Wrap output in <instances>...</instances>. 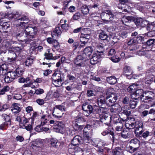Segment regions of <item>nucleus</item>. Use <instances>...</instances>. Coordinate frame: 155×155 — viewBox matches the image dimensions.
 <instances>
[{"label":"nucleus","mask_w":155,"mask_h":155,"mask_svg":"<svg viewBox=\"0 0 155 155\" xmlns=\"http://www.w3.org/2000/svg\"><path fill=\"white\" fill-rule=\"evenodd\" d=\"M37 28L35 27H28L25 30V33L21 32L16 35L18 41L25 44L29 43L35 40V35L36 34Z\"/></svg>","instance_id":"1"},{"label":"nucleus","mask_w":155,"mask_h":155,"mask_svg":"<svg viewBox=\"0 0 155 155\" xmlns=\"http://www.w3.org/2000/svg\"><path fill=\"white\" fill-rule=\"evenodd\" d=\"M143 91L141 89H139L136 90L133 93V95H134L136 97H139L140 96H141V101L144 102H147L149 101L152 100V97L149 96V95H152L153 94V93L150 91H146V96L143 95Z\"/></svg>","instance_id":"2"},{"label":"nucleus","mask_w":155,"mask_h":155,"mask_svg":"<svg viewBox=\"0 0 155 155\" xmlns=\"http://www.w3.org/2000/svg\"><path fill=\"white\" fill-rule=\"evenodd\" d=\"M53 84L56 87H60L62 85L63 81L64 80V77L61 75L60 71H54L51 77Z\"/></svg>","instance_id":"3"},{"label":"nucleus","mask_w":155,"mask_h":155,"mask_svg":"<svg viewBox=\"0 0 155 155\" xmlns=\"http://www.w3.org/2000/svg\"><path fill=\"white\" fill-rule=\"evenodd\" d=\"M100 16L104 21L109 22L113 20L115 17V15L110 10H106L102 12Z\"/></svg>","instance_id":"4"},{"label":"nucleus","mask_w":155,"mask_h":155,"mask_svg":"<svg viewBox=\"0 0 155 155\" xmlns=\"http://www.w3.org/2000/svg\"><path fill=\"white\" fill-rule=\"evenodd\" d=\"M134 133L137 137L141 136V134L144 131L143 123L140 121H136L135 122Z\"/></svg>","instance_id":"5"},{"label":"nucleus","mask_w":155,"mask_h":155,"mask_svg":"<svg viewBox=\"0 0 155 155\" xmlns=\"http://www.w3.org/2000/svg\"><path fill=\"white\" fill-rule=\"evenodd\" d=\"M5 82L9 83L16 78V74L14 71L6 72V73L5 75V76L3 78Z\"/></svg>","instance_id":"6"},{"label":"nucleus","mask_w":155,"mask_h":155,"mask_svg":"<svg viewBox=\"0 0 155 155\" xmlns=\"http://www.w3.org/2000/svg\"><path fill=\"white\" fill-rule=\"evenodd\" d=\"M64 125L61 121H56L53 125V128L55 131L63 134L64 131Z\"/></svg>","instance_id":"7"},{"label":"nucleus","mask_w":155,"mask_h":155,"mask_svg":"<svg viewBox=\"0 0 155 155\" xmlns=\"http://www.w3.org/2000/svg\"><path fill=\"white\" fill-rule=\"evenodd\" d=\"M82 108V110L84 111L83 113L86 116H89L93 112L92 106L86 103L83 104Z\"/></svg>","instance_id":"8"},{"label":"nucleus","mask_w":155,"mask_h":155,"mask_svg":"<svg viewBox=\"0 0 155 155\" xmlns=\"http://www.w3.org/2000/svg\"><path fill=\"white\" fill-rule=\"evenodd\" d=\"M85 57L82 55H78L74 59V62L76 67H81L84 66V60Z\"/></svg>","instance_id":"9"},{"label":"nucleus","mask_w":155,"mask_h":155,"mask_svg":"<svg viewBox=\"0 0 155 155\" xmlns=\"http://www.w3.org/2000/svg\"><path fill=\"white\" fill-rule=\"evenodd\" d=\"M134 21L137 26L143 27L147 25V21L142 18H137L134 19Z\"/></svg>","instance_id":"10"},{"label":"nucleus","mask_w":155,"mask_h":155,"mask_svg":"<svg viewBox=\"0 0 155 155\" xmlns=\"http://www.w3.org/2000/svg\"><path fill=\"white\" fill-rule=\"evenodd\" d=\"M101 54H100L99 51H97V53L94 54L92 58L90 59V62L92 64H94L98 62L101 58L100 55Z\"/></svg>","instance_id":"11"},{"label":"nucleus","mask_w":155,"mask_h":155,"mask_svg":"<svg viewBox=\"0 0 155 155\" xmlns=\"http://www.w3.org/2000/svg\"><path fill=\"white\" fill-rule=\"evenodd\" d=\"M83 143L82 138L79 135H77L72 140L71 146H72V145L74 146L79 144H81Z\"/></svg>","instance_id":"12"},{"label":"nucleus","mask_w":155,"mask_h":155,"mask_svg":"<svg viewBox=\"0 0 155 155\" xmlns=\"http://www.w3.org/2000/svg\"><path fill=\"white\" fill-rule=\"evenodd\" d=\"M8 71V65L6 64H0V77L3 78Z\"/></svg>","instance_id":"13"},{"label":"nucleus","mask_w":155,"mask_h":155,"mask_svg":"<svg viewBox=\"0 0 155 155\" xmlns=\"http://www.w3.org/2000/svg\"><path fill=\"white\" fill-rule=\"evenodd\" d=\"M101 142H99L97 144H92L93 146L96 147V150L97 153L100 154L103 153L104 151V146L103 144H101Z\"/></svg>","instance_id":"14"},{"label":"nucleus","mask_w":155,"mask_h":155,"mask_svg":"<svg viewBox=\"0 0 155 155\" xmlns=\"http://www.w3.org/2000/svg\"><path fill=\"white\" fill-rule=\"evenodd\" d=\"M155 39H150L148 40L146 42L145 45H143V48L145 49V50H150V48L152 45L153 44Z\"/></svg>","instance_id":"15"},{"label":"nucleus","mask_w":155,"mask_h":155,"mask_svg":"<svg viewBox=\"0 0 155 155\" xmlns=\"http://www.w3.org/2000/svg\"><path fill=\"white\" fill-rule=\"evenodd\" d=\"M124 75L128 77V78H131V75L132 74L133 71L130 66H126L124 67Z\"/></svg>","instance_id":"16"},{"label":"nucleus","mask_w":155,"mask_h":155,"mask_svg":"<svg viewBox=\"0 0 155 155\" xmlns=\"http://www.w3.org/2000/svg\"><path fill=\"white\" fill-rule=\"evenodd\" d=\"M110 118L111 117L108 116L107 113L102 115V118H101V121L102 122H104L105 124H106L107 126H108L111 121Z\"/></svg>","instance_id":"17"},{"label":"nucleus","mask_w":155,"mask_h":155,"mask_svg":"<svg viewBox=\"0 0 155 155\" xmlns=\"http://www.w3.org/2000/svg\"><path fill=\"white\" fill-rule=\"evenodd\" d=\"M19 106V104L18 103H14L12 104L11 107V110L13 113L17 114L21 111V109Z\"/></svg>","instance_id":"18"},{"label":"nucleus","mask_w":155,"mask_h":155,"mask_svg":"<svg viewBox=\"0 0 155 155\" xmlns=\"http://www.w3.org/2000/svg\"><path fill=\"white\" fill-rule=\"evenodd\" d=\"M63 113L59 110L58 109L54 107L52 112V115L53 117L57 118H60L62 117Z\"/></svg>","instance_id":"19"},{"label":"nucleus","mask_w":155,"mask_h":155,"mask_svg":"<svg viewBox=\"0 0 155 155\" xmlns=\"http://www.w3.org/2000/svg\"><path fill=\"white\" fill-rule=\"evenodd\" d=\"M10 27L9 22H4L0 23V29L4 32H6L8 31V29Z\"/></svg>","instance_id":"20"},{"label":"nucleus","mask_w":155,"mask_h":155,"mask_svg":"<svg viewBox=\"0 0 155 155\" xmlns=\"http://www.w3.org/2000/svg\"><path fill=\"white\" fill-rule=\"evenodd\" d=\"M107 108L103 106L99 107L96 110V113L100 115H103L107 113Z\"/></svg>","instance_id":"21"},{"label":"nucleus","mask_w":155,"mask_h":155,"mask_svg":"<svg viewBox=\"0 0 155 155\" xmlns=\"http://www.w3.org/2000/svg\"><path fill=\"white\" fill-rule=\"evenodd\" d=\"M8 54L9 57L8 58V62H12L15 61L16 57V54L14 51H8Z\"/></svg>","instance_id":"22"},{"label":"nucleus","mask_w":155,"mask_h":155,"mask_svg":"<svg viewBox=\"0 0 155 155\" xmlns=\"http://www.w3.org/2000/svg\"><path fill=\"white\" fill-rule=\"evenodd\" d=\"M97 104L99 107L104 106L106 105V98L102 96L101 95L97 99Z\"/></svg>","instance_id":"23"},{"label":"nucleus","mask_w":155,"mask_h":155,"mask_svg":"<svg viewBox=\"0 0 155 155\" xmlns=\"http://www.w3.org/2000/svg\"><path fill=\"white\" fill-rule=\"evenodd\" d=\"M130 121L126 124V127L129 129L135 128V119L133 117H130Z\"/></svg>","instance_id":"24"},{"label":"nucleus","mask_w":155,"mask_h":155,"mask_svg":"<svg viewBox=\"0 0 155 155\" xmlns=\"http://www.w3.org/2000/svg\"><path fill=\"white\" fill-rule=\"evenodd\" d=\"M93 51L92 48L90 47H87L83 51L84 54H82L84 56H85L86 58V56L89 57L90 55H91Z\"/></svg>","instance_id":"25"},{"label":"nucleus","mask_w":155,"mask_h":155,"mask_svg":"<svg viewBox=\"0 0 155 155\" xmlns=\"http://www.w3.org/2000/svg\"><path fill=\"white\" fill-rule=\"evenodd\" d=\"M106 80L110 84H114L117 82V79L114 76L107 77Z\"/></svg>","instance_id":"26"},{"label":"nucleus","mask_w":155,"mask_h":155,"mask_svg":"<svg viewBox=\"0 0 155 155\" xmlns=\"http://www.w3.org/2000/svg\"><path fill=\"white\" fill-rule=\"evenodd\" d=\"M93 46L100 51H97L99 52L100 54H103V51L104 50V45L102 43H93Z\"/></svg>","instance_id":"27"},{"label":"nucleus","mask_w":155,"mask_h":155,"mask_svg":"<svg viewBox=\"0 0 155 155\" xmlns=\"http://www.w3.org/2000/svg\"><path fill=\"white\" fill-rule=\"evenodd\" d=\"M90 38V34H82L81 35L80 40L81 42H87Z\"/></svg>","instance_id":"28"},{"label":"nucleus","mask_w":155,"mask_h":155,"mask_svg":"<svg viewBox=\"0 0 155 155\" xmlns=\"http://www.w3.org/2000/svg\"><path fill=\"white\" fill-rule=\"evenodd\" d=\"M83 143H91V144H94V143L92 141L91 138L88 135L84 134L83 138H82Z\"/></svg>","instance_id":"29"},{"label":"nucleus","mask_w":155,"mask_h":155,"mask_svg":"<svg viewBox=\"0 0 155 155\" xmlns=\"http://www.w3.org/2000/svg\"><path fill=\"white\" fill-rule=\"evenodd\" d=\"M17 20H21V21H26V22H20V24H17V26H21V27H23L24 25V24L27 23L29 21V20L28 18L26 16H24L22 17H21L18 19Z\"/></svg>","instance_id":"30"},{"label":"nucleus","mask_w":155,"mask_h":155,"mask_svg":"<svg viewBox=\"0 0 155 155\" xmlns=\"http://www.w3.org/2000/svg\"><path fill=\"white\" fill-rule=\"evenodd\" d=\"M148 114H153V115H155V110L153 109H151L149 112H148L147 110H144L142 112V115L144 117H145ZM151 120L155 121V117L154 118L151 119Z\"/></svg>","instance_id":"31"},{"label":"nucleus","mask_w":155,"mask_h":155,"mask_svg":"<svg viewBox=\"0 0 155 155\" xmlns=\"http://www.w3.org/2000/svg\"><path fill=\"white\" fill-rule=\"evenodd\" d=\"M123 153V151L120 147H117L112 151V155H121Z\"/></svg>","instance_id":"32"},{"label":"nucleus","mask_w":155,"mask_h":155,"mask_svg":"<svg viewBox=\"0 0 155 155\" xmlns=\"http://www.w3.org/2000/svg\"><path fill=\"white\" fill-rule=\"evenodd\" d=\"M121 137L124 138H127L130 137V133L129 130L124 129L120 133Z\"/></svg>","instance_id":"33"},{"label":"nucleus","mask_w":155,"mask_h":155,"mask_svg":"<svg viewBox=\"0 0 155 155\" xmlns=\"http://www.w3.org/2000/svg\"><path fill=\"white\" fill-rule=\"evenodd\" d=\"M107 94L108 95L107 93ZM107 96V97L108 98H110L113 101V102H115L117 98V95L115 93H112L109 94Z\"/></svg>","instance_id":"34"},{"label":"nucleus","mask_w":155,"mask_h":155,"mask_svg":"<svg viewBox=\"0 0 155 155\" xmlns=\"http://www.w3.org/2000/svg\"><path fill=\"white\" fill-rule=\"evenodd\" d=\"M134 19L132 16H124L122 18V21L124 24L126 25L125 23H127L131 21L134 20Z\"/></svg>","instance_id":"35"},{"label":"nucleus","mask_w":155,"mask_h":155,"mask_svg":"<svg viewBox=\"0 0 155 155\" xmlns=\"http://www.w3.org/2000/svg\"><path fill=\"white\" fill-rule=\"evenodd\" d=\"M130 143L134 147H137V149L140 146V141L137 139L135 138L131 140Z\"/></svg>","instance_id":"36"},{"label":"nucleus","mask_w":155,"mask_h":155,"mask_svg":"<svg viewBox=\"0 0 155 155\" xmlns=\"http://www.w3.org/2000/svg\"><path fill=\"white\" fill-rule=\"evenodd\" d=\"M61 34V31L60 28L59 27H56L55 30L53 31L51 33V35L53 37H54V35L56 36L57 37H59Z\"/></svg>","instance_id":"37"},{"label":"nucleus","mask_w":155,"mask_h":155,"mask_svg":"<svg viewBox=\"0 0 155 155\" xmlns=\"http://www.w3.org/2000/svg\"><path fill=\"white\" fill-rule=\"evenodd\" d=\"M107 130H104L101 133V134L104 136H105L107 135L109 133H110V134L112 136V139L114 140V133L113 132L109 130V128L108 126V127L107 128Z\"/></svg>","instance_id":"38"},{"label":"nucleus","mask_w":155,"mask_h":155,"mask_svg":"<svg viewBox=\"0 0 155 155\" xmlns=\"http://www.w3.org/2000/svg\"><path fill=\"white\" fill-rule=\"evenodd\" d=\"M20 128L25 129L28 131H29L30 133L33 129V127L31 124H29L25 125H20Z\"/></svg>","instance_id":"39"},{"label":"nucleus","mask_w":155,"mask_h":155,"mask_svg":"<svg viewBox=\"0 0 155 155\" xmlns=\"http://www.w3.org/2000/svg\"><path fill=\"white\" fill-rule=\"evenodd\" d=\"M90 16L91 17L93 18V19L97 21L100 19V14L97 13V12H93L91 11Z\"/></svg>","instance_id":"40"},{"label":"nucleus","mask_w":155,"mask_h":155,"mask_svg":"<svg viewBox=\"0 0 155 155\" xmlns=\"http://www.w3.org/2000/svg\"><path fill=\"white\" fill-rule=\"evenodd\" d=\"M107 35L104 31L101 30L99 33V37L102 40H105L107 38Z\"/></svg>","instance_id":"41"},{"label":"nucleus","mask_w":155,"mask_h":155,"mask_svg":"<svg viewBox=\"0 0 155 155\" xmlns=\"http://www.w3.org/2000/svg\"><path fill=\"white\" fill-rule=\"evenodd\" d=\"M137 89V85L136 84H134L132 85H130L127 88V90L129 92H134Z\"/></svg>","instance_id":"42"},{"label":"nucleus","mask_w":155,"mask_h":155,"mask_svg":"<svg viewBox=\"0 0 155 155\" xmlns=\"http://www.w3.org/2000/svg\"><path fill=\"white\" fill-rule=\"evenodd\" d=\"M2 117L5 121V123H8V124H9L10 125L11 124V121L9 116L6 114H2Z\"/></svg>","instance_id":"43"},{"label":"nucleus","mask_w":155,"mask_h":155,"mask_svg":"<svg viewBox=\"0 0 155 155\" xmlns=\"http://www.w3.org/2000/svg\"><path fill=\"white\" fill-rule=\"evenodd\" d=\"M81 11L83 14L86 15L88 13L89 9L87 5H83L81 8Z\"/></svg>","instance_id":"44"},{"label":"nucleus","mask_w":155,"mask_h":155,"mask_svg":"<svg viewBox=\"0 0 155 155\" xmlns=\"http://www.w3.org/2000/svg\"><path fill=\"white\" fill-rule=\"evenodd\" d=\"M71 146H71V145H69V147L68 150V152L70 153H72L73 152L74 153L76 151V150H80V148L79 147H71Z\"/></svg>","instance_id":"45"},{"label":"nucleus","mask_w":155,"mask_h":155,"mask_svg":"<svg viewBox=\"0 0 155 155\" xmlns=\"http://www.w3.org/2000/svg\"><path fill=\"white\" fill-rule=\"evenodd\" d=\"M14 72H15V74H16V78H17L18 77L21 76L23 74V72L22 69L19 68H17L15 71Z\"/></svg>","instance_id":"46"},{"label":"nucleus","mask_w":155,"mask_h":155,"mask_svg":"<svg viewBox=\"0 0 155 155\" xmlns=\"http://www.w3.org/2000/svg\"><path fill=\"white\" fill-rule=\"evenodd\" d=\"M44 55L45 56V57L44 58V60L45 59L48 60H53L52 54L50 53V50L49 49L48 50V53H45Z\"/></svg>","instance_id":"47"},{"label":"nucleus","mask_w":155,"mask_h":155,"mask_svg":"<svg viewBox=\"0 0 155 155\" xmlns=\"http://www.w3.org/2000/svg\"><path fill=\"white\" fill-rule=\"evenodd\" d=\"M135 101L134 100H131L130 102V107L134 109L135 108L138 102L136 99H135Z\"/></svg>","instance_id":"48"},{"label":"nucleus","mask_w":155,"mask_h":155,"mask_svg":"<svg viewBox=\"0 0 155 155\" xmlns=\"http://www.w3.org/2000/svg\"><path fill=\"white\" fill-rule=\"evenodd\" d=\"M30 118H26L25 117H21V120L20 123L19 124L20 127V125H27V124L29 122V120L30 119Z\"/></svg>","instance_id":"49"},{"label":"nucleus","mask_w":155,"mask_h":155,"mask_svg":"<svg viewBox=\"0 0 155 155\" xmlns=\"http://www.w3.org/2000/svg\"><path fill=\"white\" fill-rule=\"evenodd\" d=\"M73 126L74 129L77 131H80L83 129V127L81 125H79L78 124L75 123H73Z\"/></svg>","instance_id":"50"},{"label":"nucleus","mask_w":155,"mask_h":155,"mask_svg":"<svg viewBox=\"0 0 155 155\" xmlns=\"http://www.w3.org/2000/svg\"><path fill=\"white\" fill-rule=\"evenodd\" d=\"M33 63V59L31 58H28L25 62L26 66L29 67Z\"/></svg>","instance_id":"51"},{"label":"nucleus","mask_w":155,"mask_h":155,"mask_svg":"<svg viewBox=\"0 0 155 155\" xmlns=\"http://www.w3.org/2000/svg\"><path fill=\"white\" fill-rule=\"evenodd\" d=\"M121 111L123 113L126 115L127 116H129L131 114V111L129 110V109H126L125 108V107H122Z\"/></svg>","instance_id":"52"},{"label":"nucleus","mask_w":155,"mask_h":155,"mask_svg":"<svg viewBox=\"0 0 155 155\" xmlns=\"http://www.w3.org/2000/svg\"><path fill=\"white\" fill-rule=\"evenodd\" d=\"M54 107L62 112L65 110V106L62 104L56 105Z\"/></svg>","instance_id":"53"},{"label":"nucleus","mask_w":155,"mask_h":155,"mask_svg":"<svg viewBox=\"0 0 155 155\" xmlns=\"http://www.w3.org/2000/svg\"><path fill=\"white\" fill-rule=\"evenodd\" d=\"M10 88L8 86H5L0 91V94H4L6 92L8 91L9 90Z\"/></svg>","instance_id":"54"},{"label":"nucleus","mask_w":155,"mask_h":155,"mask_svg":"<svg viewBox=\"0 0 155 155\" xmlns=\"http://www.w3.org/2000/svg\"><path fill=\"white\" fill-rule=\"evenodd\" d=\"M8 16L11 18L16 19L19 17V15L18 12H12L11 14H9Z\"/></svg>","instance_id":"55"},{"label":"nucleus","mask_w":155,"mask_h":155,"mask_svg":"<svg viewBox=\"0 0 155 155\" xmlns=\"http://www.w3.org/2000/svg\"><path fill=\"white\" fill-rule=\"evenodd\" d=\"M110 59L114 62H118L120 61V58L117 56H113Z\"/></svg>","instance_id":"56"},{"label":"nucleus","mask_w":155,"mask_h":155,"mask_svg":"<svg viewBox=\"0 0 155 155\" xmlns=\"http://www.w3.org/2000/svg\"><path fill=\"white\" fill-rule=\"evenodd\" d=\"M140 48H141V46L138 44H136L133 45L132 47L130 48L129 49L130 51H135L136 50L139 49Z\"/></svg>","instance_id":"57"},{"label":"nucleus","mask_w":155,"mask_h":155,"mask_svg":"<svg viewBox=\"0 0 155 155\" xmlns=\"http://www.w3.org/2000/svg\"><path fill=\"white\" fill-rule=\"evenodd\" d=\"M138 149L137 147H134L132 146H130L127 147V150L129 152L131 153H133L134 151Z\"/></svg>","instance_id":"58"},{"label":"nucleus","mask_w":155,"mask_h":155,"mask_svg":"<svg viewBox=\"0 0 155 155\" xmlns=\"http://www.w3.org/2000/svg\"><path fill=\"white\" fill-rule=\"evenodd\" d=\"M41 125L42 126L44 125L47 122V117L45 115H43L41 117Z\"/></svg>","instance_id":"59"},{"label":"nucleus","mask_w":155,"mask_h":155,"mask_svg":"<svg viewBox=\"0 0 155 155\" xmlns=\"http://www.w3.org/2000/svg\"><path fill=\"white\" fill-rule=\"evenodd\" d=\"M106 105L108 106H112L113 104L115 103L113 102V101L110 98H108L106 96Z\"/></svg>","instance_id":"60"},{"label":"nucleus","mask_w":155,"mask_h":155,"mask_svg":"<svg viewBox=\"0 0 155 155\" xmlns=\"http://www.w3.org/2000/svg\"><path fill=\"white\" fill-rule=\"evenodd\" d=\"M114 121V123L117 126H120V124H121L122 127H123V124L120 120L119 118H115L113 120Z\"/></svg>","instance_id":"61"},{"label":"nucleus","mask_w":155,"mask_h":155,"mask_svg":"<svg viewBox=\"0 0 155 155\" xmlns=\"http://www.w3.org/2000/svg\"><path fill=\"white\" fill-rule=\"evenodd\" d=\"M142 49L140 50L137 52V54L140 56H142L145 55V51H149V50H145V49L143 48Z\"/></svg>","instance_id":"62"},{"label":"nucleus","mask_w":155,"mask_h":155,"mask_svg":"<svg viewBox=\"0 0 155 155\" xmlns=\"http://www.w3.org/2000/svg\"><path fill=\"white\" fill-rule=\"evenodd\" d=\"M87 94L88 97L95 96L94 92L91 90H88L87 91Z\"/></svg>","instance_id":"63"},{"label":"nucleus","mask_w":155,"mask_h":155,"mask_svg":"<svg viewBox=\"0 0 155 155\" xmlns=\"http://www.w3.org/2000/svg\"><path fill=\"white\" fill-rule=\"evenodd\" d=\"M2 45L3 46V48L5 46V48H8L11 45V44L9 41H5L3 43Z\"/></svg>","instance_id":"64"}]
</instances>
